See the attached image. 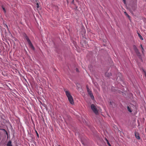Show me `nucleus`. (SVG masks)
I'll use <instances>...</instances> for the list:
<instances>
[{
  "label": "nucleus",
  "mask_w": 146,
  "mask_h": 146,
  "mask_svg": "<svg viewBox=\"0 0 146 146\" xmlns=\"http://www.w3.org/2000/svg\"><path fill=\"white\" fill-rule=\"evenodd\" d=\"M135 7L136 8H137V5H135Z\"/></svg>",
  "instance_id": "4be33fe9"
},
{
  "label": "nucleus",
  "mask_w": 146,
  "mask_h": 146,
  "mask_svg": "<svg viewBox=\"0 0 146 146\" xmlns=\"http://www.w3.org/2000/svg\"><path fill=\"white\" fill-rule=\"evenodd\" d=\"M124 13L125 15L126 16H127L129 18H130V16L127 14V13L126 12H124Z\"/></svg>",
  "instance_id": "ddd939ff"
},
{
  "label": "nucleus",
  "mask_w": 146,
  "mask_h": 146,
  "mask_svg": "<svg viewBox=\"0 0 146 146\" xmlns=\"http://www.w3.org/2000/svg\"><path fill=\"white\" fill-rule=\"evenodd\" d=\"M66 95L67 96L68 100L70 104H73L74 103L73 98L70 95V92L68 91H65Z\"/></svg>",
  "instance_id": "f257e3e1"
},
{
  "label": "nucleus",
  "mask_w": 146,
  "mask_h": 146,
  "mask_svg": "<svg viewBox=\"0 0 146 146\" xmlns=\"http://www.w3.org/2000/svg\"><path fill=\"white\" fill-rule=\"evenodd\" d=\"M135 135L136 138L137 139H140L139 134L138 132H135Z\"/></svg>",
  "instance_id": "39448f33"
},
{
  "label": "nucleus",
  "mask_w": 146,
  "mask_h": 146,
  "mask_svg": "<svg viewBox=\"0 0 146 146\" xmlns=\"http://www.w3.org/2000/svg\"><path fill=\"white\" fill-rule=\"evenodd\" d=\"M76 71H78V69L77 68H76Z\"/></svg>",
  "instance_id": "aec40b11"
},
{
  "label": "nucleus",
  "mask_w": 146,
  "mask_h": 146,
  "mask_svg": "<svg viewBox=\"0 0 146 146\" xmlns=\"http://www.w3.org/2000/svg\"><path fill=\"white\" fill-rule=\"evenodd\" d=\"M133 48L137 55L139 56H141V55L140 53L139 52L138 48L135 45H134L133 46Z\"/></svg>",
  "instance_id": "20e7f679"
},
{
  "label": "nucleus",
  "mask_w": 146,
  "mask_h": 146,
  "mask_svg": "<svg viewBox=\"0 0 146 146\" xmlns=\"http://www.w3.org/2000/svg\"><path fill=\"white\" fill-rule=\"evenodd\" d=\"M2 8L3 9V11H4V12L5 13H6V10L5 9V8L3 7V6H2Z\"/></svg>",
  "instance_id": "4468645a"
},
{
  "label": "nucleus",
  "mask_w": 146,
  "mask_h": 146,
  "mask_svg": "<svg viewBox=\"0 0 146 146\" xmlns=\"http://www.w3.org/2000/svg\"><path fill=\"white\" fill-rule=\"evenodd\" d=\"M145 76L146 77V73L145 74Z\"/></svg>",
  "instance_id": "5701e85b"
},
{
  "label": "nucleus",
  "mask_w": 146,
  "mask_h": 146,
  "mask_svg": "<svg viewBox=\"0 0 146 146\" xmlns=\"http://www.w3.org/2000/svg\"><path fill=\"white\" fill-rule=\"evenodd\" d=\"M140 47L142 49V50H141L142 52L143 53L144 50V48H143V47L142 46L141 44V45H140Z\"/></svg>",
  "instance_id": "9d476101"
},
{
  "label": "nucleus",
  "mask_w": 146,
  "mask_h": 146,
  "mask_svg": "<svg viewBox=\"0 0 146 146\" xmlns=\"http://www.w3.org/2000/svg\"><path fill=\"white\" fill-rule=\"evenodd\" d=\"M59 146H60V145H59Z\"/></svg>",
  "instance_id": "b1692460"
},
{
  "label": "nucleus",
  "mask_w": 146,
  "mask_h": 146,
  "mask_svg": "<svg viewBox=\"0 0 146 146\" xmlns=\"http://www.w3.org/2000/svg\"><path fill=\"white\" fill-rule=\"evenodd\" d=\"M110 104H111V102H110Z\"/></svg>",
  "instance_id": "412c9836"
},
{
  "label": "nucleus",
  "mask_w": 146,
  "mask_h": 146,
  "mask_svg": "<svg viewBox=\"0 0 146 146\" xmlns=\"http://www.w3.org/2000/svg\"><path fill=\"white\" fill-rule=\"evenodd\" d=\"M36 135H37L38 137V136H39V135H38V133L36 131Z\"/></svg>",
  "instance_id": "dca6fc26"
},
{
  "label": "nucleus",
  "mask_w": 146,
  "mask_h": 146,
  "mask_svg": "<svg viewBox=\"0 0 146 146\" xmlns=\"http://www.w3.org/2000/svg\"><path fill=\"white\" fill-rule=\"evenodd\" d=\"M127 109L128 111L129 112H132V110H131L130 108L129 107V106H128L127 107Z\"/></svg>",
  "instance_id": "9b49d317"
},
{
  "label": "nucleus",
  "mask_w": 146,
  "mask_h": 146,
  "mask_svg": "<svg viewBox=\"0 0 146 146\" xmlns=\"http://www.w3.org/2000/svg\"><path fill=\"white\" fill-rule=\"evenodd\" d=\"M106 141L107 142V143L108 144V145L109 146H111V145L110 144V143L108 141V139L106 138Z\"/></svg>",
  "instance_id": "f8f14e48"
},
{
  "label": "nucleus",
  "mask_w": 146,
  "mask_h": 146,
  "mask_svg": "<svg viewBox=\"0 0 146 146\" xmlns=\"http://www.w3.org/2000/svg\"><path fill=\"white\" fill-rule=\"evenodd\" d=\"M139 37L142 40H143V38L142 36L139 33H137Z\"/></svg>",
  "instance_id": "1a4fd4ad"
},
{
  "label": "nucleus",
  "mask_w": 146,
  "mask_h": 146,
  "mask_svg": "<svg viewBox=\"0 0 146 146\" xmlns=\"http://www.w3.org/2000/svg\"><path fill=\"white\" fill-rule=\"evenodd\" d=\"M4 26H5V27H6L7 29H8V26H7V25L5 24L4 25Z\"/></svg>",
  "instance_id": "a211bd4d"
},
{
  "label": "nucleus",
  "mask_w": 146,
  "mask_h": 146,
  "mask_svg": "<svg viewBox=\"0 0 146 146\" xmlns=\"http://www.w3.org/2000/svg\"><path fill=\"white\" fill-rule=\"evenodd\" d=\"M87 90L88 93V94L90 95V94H92V91L90 90L89 88H88V86H86Z\"/></svg>",
  "instance_id": "423d86ee"
},
{
  "label": "nucleus",
  "mask_w": 146,
  "mask_h": 146,
  "mask_svg": "<svg viewBox=\"0 0 146 146\" xmlns=\"http://www.w3.org/2000/svg\"><path fill=\"white\" fill-rule=\"evenodd\" d=\"M91 108L93 112L96 115L98 114V110L96 106L94 104H92L91 105Z\"/></svg>",
  "instance_id": "f03ea898"
},
{
  "label": "nucleus",
  "mask_w": 146,
  "mask_h": 146,
  "mask_svg": "<svg viewBox=\"0 0 146 146\" xmlns=\"http://www.w3.org/2000/svg\"><path fill=\"white\" fill-rule=\"evenodd\" d=\"M90 97L91 98V99L92 100H94V96L93 95L92 93L91 94H90Z\"/></svg>",
  "instance_id": "6e6552de"
},
{
  "label": "nucleus",
  "mask_w": 146,
  "mask_h": 146,
  "mask_svg": "<svg viewBox=\"0 0 146 146\" xmlns=\"http://www.w3.org/2000/svg\"><path fill=\"white\" fill-rule=\"evenodd\" d=\"M123 2L125 4H126V0H123Z\"/></svg>",
  "instance_id": "2eb2a0df"
},
{
  "label": "nucleus",
  "mask_w": 146,
  "mask_h": 146,
  "mask_svg": "<svg viewBox=\"0 0 146 146\" xmlns=\"http://www.w3.org/2000/svg\"><path fill=\"white\" fill-rule=\"evenodd\" d=\"M74 1V0H73L72 1V3H73Z\"/></svg>",
  "instance_id": "6ab92c4d"
},
{
  "label": "nucleus",
  "mask_w": 146,
  "mask_h": 146,
  "mask_svg": "<svg viewBox=\"0 0 146 146\" xmlns=\"http://www.w3.org/2000/svg\"><path fill=\"white\" fill-rule=\"evenodd\" d=\"M7 146H12V145L11 144V141H9L8 143L7 144Z\"/></svg>",
  "instance_id": "0eeeda50"
},
{
  "label": "nucleus",
  "mask_w": 146,
  "mask_h": 146,
  "mask_svg": "<svg viewBox=\"0 0 146 146\" xmlns=\"http://www.w3.org/2000/svg\"><path fill=\"white\" fill-rule=\"evenodd\" d=\"M25 37L26 39L27 40L29 45L30 46V47L32 48V50H35V48L33 46V45L32 44V43L30 40L29 39L27 36L26 35L25 36Z\"/></svg>",
  "instance_id": "7ed1b4c3"
},
{
  "label": "nucleus",
  "mask_w": 146,
  "mask_h": 146,
  "mask_svg": "<svg viewBox=\"0 0 146 146\" xmlns=\"http://www.w3.org/2000/svg\"><path fill=\"white\" fill-rule=\"evenodd\" d=\"M36 5H37V8H38L39 7V6H38V3H37Z\"/></svg>",
  "instance_id": "f3484780"
}]
</instances>
